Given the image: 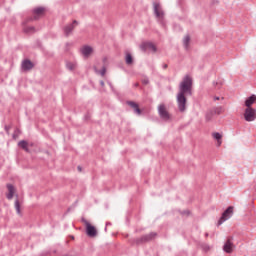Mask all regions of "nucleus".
<instances>
[{"mask_svg": "<svg viewBox=\"0 0 256 256\" xmlns=\"http://www.w3.org/2000/svg\"><path fill=\"white\" fill-rule=\"evenodd\" d=\"M193 95V78L187 75L179 84L176 102L180 113L187 111V97Z\"/></svg>", "mask_w": 256, "mask_h": 256, "instance_id": "f257e3e1", "label": "nucleus"}, {"mask_svg": "<svg viewBox=\"0 0 256 256\" xmlns=\"http://www.w3.org/2000/svg\"><path fill=\"white\" fill-rule=\"evenodd\" d=\"M154 15L161 25H165V12L163 11L161 4L154 3Z\"/></svg>", "mask_w": 256, "mask_h": 256, "instance_id": "f03ea898", "label": "nucleus"}, {"mask_svg": "<svg viewBox=\"0 0 256 256\" xmlns=\"http://www.w3.org/2000/svg\"><path fill=\"white\" fill-rule=\"evenodd\" d=\"M244 119L248 123L255 121L256 119V109L255 108H246L244 110Z\"/></svg>", "mask_w": 256, "mask_h": 256, "instance_id": "7ed1b4c3", "label": "nucleus"}, {"mask_svg": "<svg viewBox=\"0 0 256 256\" xmlns=\"http://www.w3.org/2000/svg\"><path fill=\"white\" fill-rule=\"evenodd\" d=\"M158 113L160 115V119L163 121H171V114H169V111L165 108V104L158 106Z\"/></svg>", "mask_w": 256, "mask_h": 256, "instance_id": "20e7f679", "label": "nucleus"}, {"mask_svg": "<svg viewBox=\"0 0 256 256\" xmlns=\"http://www.w3.org/2000/svg\"><path fill=\"white\" fill-rule=\"evenodd\" d=\"M45 15V8L38 7L33 10V18H29V21H37L40 17Z\"/></svg>", "mask_w": 256, "mask_h": 256, "instance_id": "39448f33", "label": "nucleus"}, {"mask_svg": "<svg viewBox=\"0 0 256 256\" xmlns=\"http://www.w3.org/2000/svg\"><path fill=\"white\" fill-rule=\"evenodd\" d=\"M235 244L233 243V237H228L225 242V253H233L235 251Z\"/></svg>", "mask_w": 256, "mask_h": 256, "instance_id": "423d86ee", "label": "nucleus"}, {"mask_svg": "<svg viewBox=\"0 0 256 256\" xmlns=\"http://www.w3.org/2000/svg\"><path fill=\"white\" fill-rule=\"evenodd\" d=\"M84 223L86 225V233L88 237H96L97 229H95V226L91 225L87 220H85Z\"/></svg>", "mask_w": 256, "mask_h": 256, "instance_id": "0eeeda50", "label": "nucleus"}, {"mask_svg": "<svg viewBox=\"0 0 256 256\" xmlns=\"http://www.w3.org/2000/svg\"><path fill=\"white\" fill-rule=\"evenodd\" d=\"M142 51H152L153 53L157 52V46L151 42H144L141 44Z\"/></svg>", "mask_w": 256, "mask_h": 256, "instance_id": "6e6552de", "label": "nucleus"}, {"mask_svg": "<svg viewBox=\"0 0 256 256\" xmlns=\"http://www.w3.org/2000/svg\"><path fill=\"white\" fill-rule=\"evenodd\" d=\"M254 103H256V95L255 94H252L250 97H248L246 100H245V107L246 109H253V105Z\"/></svg>", "mask_w": 256, "mask_h": 256, "instance_id": "1a4fd4ad", "label": "nucleus"}, {"mask_svg": "<svg viewBox=\"0 0 256 256\" xmlns=\"http://www.w3.org/2000/svg\"><path fill=\"white\" fill-rule=\"evenodd\" d=\"M80 53L85 57V59H87L90 57L91 53H93V48L91 46H83L80 49Z\"/></svg>", "mask_w": 256, "mask_h": 256, "instance_id": "9d476101", "label": "nucleus"}, {"mask_svg": "<svg viewBox=\"0 0 256 256\" xmlns=\"http://www.w3.org/2000/svg\"><path fill=\"white\" fill-rule=\"evenodd\" d=\"M213 139L216 141V147H221L222 143H223V135H221L218 132H214L212 134Z\"/></svg>", "mask_w": 256, "mask_h": 256, "instance_id": "9b49d317", "label": "nucleus"}, {"mask_svg": "<svg viewBox=\"0 0 256 256\" xmlns=\"http://www.w3.org/2000/svg\"><path fill=\"white\" fill-rule=\"evenodd\" d=\"M77 25H79V23L77 22V20H74V21L72 22V24L67 25V26L64 28L65 35L69 36V34L73 31V29H75V27H77Z\"/></svg>", "mask_w": 256, "mask_h": 256, "instance_id": "f8f14e48", "label": "nucleus"}, {"mask_svg": "<svg viewBox=\"0 0 256 256\" xmlns=\"http://www.w3.org/2000/svg\"><path fill=\"white\" fill-rule=\"evenodd\" d=\"M234 213H235V207L229 206L225 210V221H229V219H231V217H233Z\"/></svg>", "mask_w": 256, "mask_h": 256, "instance_id": "ddd939ff", "label": "nucleus"}, {"mask_svg": "<svg viewBox=\"0 0 256 256\" xmlns=\"http://www.w3.org/2000/svg\"><path fill=\"white\" fill-rule=\"evenodd\" d=\"M7 189L8 193L6 197L7 199H9V201H11V199H13V196L15 195V187L13 186V184H7Z\"/></svg>", "mask_w": 256, "mask_h": 256, "instance_id": "4468645a", "label": "nucleus"}, {"mask_svg": "<svg viewBox=\"0 0 256 256\" xmlns=\"http://www.w3.org/2000/svg\"><path fill=\"white\" fill-rule=\"evenodd\" d=\"M157 233L151 232L150 234H146L140 238L141 243H145L147 241H151V239H155Z\"/></svg>", "mask_w": 256, "mask_h": 256, "instance_id": "2eb2a0df", "label": "nucleus"}, {"mask_svg": "<svg viewBox=\"0 0 256 256\" xmlns=\"http://www.w3.org/2000/svg\"><path fill=\"white\" fill-rule=\"evenodd\" d=\"M32 68H33V62H31L30 60H24L22 62L23 71H31Z\"/></svg>", "mask_w": 256, "mask_h": 256, "instance_id": "dca6fc26", "label": "nucleus"}, {"mask_svg": "<svg viewBox=\"0 0 256 256\" xmlns=\"http://www.w3.org/2000/svg\"><path fill=\"white\" fill-rule=\"evenodd\" d=\"M127 104L134 109V112L137 115H141V109H139V104L133 102V101H128Z\"/></svg>", "mask_w": 256, "mask_h": 256, "instance_id": "f3484780", "label": "nucleus"}, {"mask_svg": "<svg viewBox=\"0 0 256 256\" xmlns=\"http://www.w3.org/2000/svg\"><path fill=\"white\" fill-rule=\"evenodd\" d=\"M66 67L69 71H75L77 69V63L76 62H67Z\"/></svg>", "mask_w": 256, "mask_h": 256, "instance_id": "a211bd4d", "label": "nucleus"}, {"mask_svg": "<svg viewBox=\"0 0 256 256\" xmlns=\"http://www.w3.org/2000/svg\"><path fill=\"white\" fill-rule=\"evenodd\" d=\"M28 143L25 140H22L18 143V147H21V149H24V151L29 152Z\"/></svg>", "mask_w": 256, "mask_h": 256, "instance_id": "6ab92c4d", "label": "nucleus"}, {"mask_svg": "<svg viewBox=\"0 0 256 256\" xmlns=\"http://www.w3.org/2000/svg\"><path fill=\"white\" fill-rule=\"evenodd\" d=\"M125 62L126 65H133V56H131V53H126Z\"/></svg>", "mask_w": 256, "mask_h": 256, "instance_id": "aec40b11", "label": "nucleus"}, {"mask_svg": "<svg viewBox=\"0 0 256 256\" xmlns=\"http://www.w3.org/2000/svg\"><path fill=\"white\" fill-rule=\"evenodd\" d=\"M191 42V37L185 36L183 39V45L185 49H189V43Z\"/></svg>", "mask_w": 256, "mask_h": 256, "instance_id": "412c9836", "label": "nucleus"}, {"mask_svg": "<svg viewBox=\"0 0 256 256\" xmlns=\"http://www.w3.org/2000/svg\"><path fill=\"white\" fill-rule=\"evenodd\" d=\"M94 69H95V73H98L102 77H105V74L107 73V68L103 67L101 70H97V68H94Z\"/></svg>", "mask_w": 256, "mask_h": 256, "instance_id": "4be33fe9", "label": "nucleus"}, {"mask_svg": "<svg viewBox=\"0 0 256 256\" xmlns=\"http://www.w3.org/2000/svg\"><path fill=\"white\" fill-rule=\"evenodd\" d=\"M15 209L18 215H21V204L19 203L18 200L15 201Z\"/></svg>", "mask_w": 256, "mask_h": 256, "instance_id": "5701e85b", "label": "nucleus"}, {"mask_svg": "<svg viewBox=\"0 0 256 256\" xmlns=\"http://www.w3.org/2000/svg\"><path fill=\"white\" fill-rule=\"evenodd\" d=\"M24 31H25V33H35V27H33V26L25 27Z\"/></svg>", "mask_w": 256, "mask_h": 256, "instance_id": "b1692460", "label": "nucleus"}, {"mask_svg": "<svg viewBox=\"0 0 256 256\" xmlns=\"http://www.w3.org/2000/svg\"><path fill=\"white\" fill-rule=\"evenodd\" d=\"M223 223H225V212H222V216L217 223L218 227H219V225H223Z\"/></svg>", "mask_w": 256, "mask_h": 256, "instance_id": "393cba45", "label": "nucleus"}, {"mask_svg": "<svg viewBox=\"0 0 256 256\" xmlns=\"http://www.w3.org/2000/svg\"><path fill=\"white\" fill-rule=\"evenodd\" d=\"M202 248H203L204 251H209V249H211V248L209 247V245H207V244H204V245L202 246Z\"/></svg>", "mask_w": 256, "mask_h": 256, "instance_id": "a878e982", "label": "nucleus"}, {"mask_svg": "<svg viewBox=\"0 0 256 256\" xmlns=\"http://www.w3.org/2000/svg\"><path fill=\"white\" fill-rule=\"evenodd\" d=\"M100 85H101V87H105V82L100 81Z\"/></svg>", "mask_w": 256, "mask_h": 256, "instance_id": "bb28decb", "label": "nucleus"}, {"mask_svg": "<svg viewBox=\"0 0 256 256\" xmlns=\"http://www.w3.org/2000/svg\"><path fill=\"white\" fill-rule=\"evenodd\" d=\"M219 99H220V98H219L218 96H215V97H214V101H219Z\"/></svg>", "mask_w": 256, "mask_h": 256, "instance_id": "cd10ccee", "label": "nucleus"}, {"mask_svg": "<svg viewBox=\"0 0 256 256\" xmlns=\"http://www.w3.org/2000/svg\"><path fill=\"white\" fill-rule=\"evenodd\" d=\"M143 83L147 85V83H149V80H143Z\"/></svg>", "mask_w": 256, "mask_h": 256, "instance_id": "c85d7f7f", "label": "nucleus"}, {"mask_svg": "<svg viewBox=\"0 0 256 256\" xmlns=\"http://www.w3.org/2000/svg\"><path fill=\"white\" fill-rule=\"evenodd\" d=\"M163 69H167V64H164V65H163Z\"/></svg>", "mask_w": 256, "mask_h": 256, "instance_id": "c756f323", "label": "nucleus"}, {"mask_svg": "<svg viewBox=\"0 0 256 256\" xmlns=\"http://www.w3.org/2000/svg\"><path fill=\"white\" fill-rule=\"evenodd\" d=\"M222 249H223V251H225V245H223Z\"/></svg>", "mask_w": 256, "mask_h": 256, "instance_id": "7c9ffc66", "label": "nucleus"}, {"mask_svg": "<svg viewBox=\"0 0 256 256\" xmlns=\"http://www.w3.org/2000/svg\"><path fill=\"white\" fill-rule=\"evenodd\" d=\"M78 170H80V171H81V166H78Z\"/></svg>", "mask_w": 256, "mask_h": 256, "instance_id": "2f4dec72", "label": "nucleus"}]
</instances>
